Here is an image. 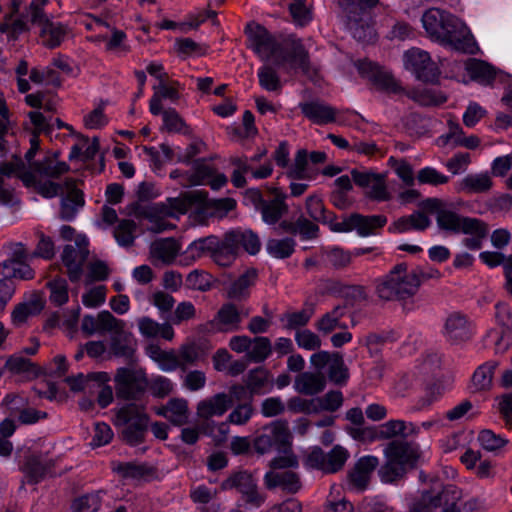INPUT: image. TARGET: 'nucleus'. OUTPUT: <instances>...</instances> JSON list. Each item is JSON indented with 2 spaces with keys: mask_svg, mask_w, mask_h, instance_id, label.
Wrapping results in <instances>:
<instances>
[{
  "mask_svg": "<svg viewBox=\"0 0 512 512\" xmlns=\"http://www.w3.org/2000/svg\"><path fill=\"white\" fill-rule=\"evenodd\" d=\"M219 245V238L215 235H209L203 238L194 240L187 247L186 253L190 255L192 259H199L205 255L213 256L215 249Z\"/></svg>",
  "mask_w": 512,
  "mask_h": 512,
  "instance_id": "obj_40",
  "label": "nucleus"
},
{
  "mask_svg": "<svg viewBox=\"0 0 512 512\" xmlns=\"http://www.w3.org/2000/svg\"><path fill=\"white\" fill-rule=\"evenodd\" d=\"M306 210L309 216L315 221L328 224L332 230V224H339L335 214L326 212L323 200L318 195H310L306 199Z\"/></svg>",
  "mask_w": 512,
  "mask_h": 512,
  "instance_id": "obj_38",
  "label": "nucleus"
},
{
  "mask_svg": "<svg viewBox=\"0 0 512 512\" xmlns=\"http://www.w3.org/2000/svg\"><path fill=\"white\" fill-rule=\"evenodd\" d=\"M231 407V398L228 394L221 392L207 397L197 404V416L208 420L212 417H221Z\"/></svg>",
  "mask_w": 512,
  "mask_h": 512,
  "instance_id": "obj_22",
  "label": "nucleus"
},
{
  "mask_svg": "<svg viewBox=\"0 0 512 512\" xmlns=\"http://www.w3.org/2000/svg\"><path fill=\"white\" fill-rule=\"evenodd\" d=\"M352 180L356 185L365 189V195L374 201L385 202L391 199V193L386 184L385 174L374 173L369 170L353 169Z\"/></svg>",
  "mask_w": 512,
  "mask_h": 512,
  "instance_id": "obj_9",
  "label": "nucleus"
},
{
  "mask_svg": "<svg viewBox=\"0 0 512 512\" xmlns=\"http://www.w3.org/2000/svg\"><path fill=\"white\" fill-rule=\"evenodd\" d=\"M379 460L376 456L367 455L361 457L348 474V486L354 491H364L369 483L374 469Z\"/></svg>",
  "mask_w": 512,
  "mask_h": 512,
  "instance_id": "obj_18",
  "label": "nucleus"
},
{
  "mask_svg": "<svg viewBox=\"0 0 512 512\" xmlns=\"http://www.w3.org/2000/svg\"><path fill=\"white\" fill-rule=\"evenodd\" d=\"M138 328L141 335L146 338L161 337L168 341H171L174 338V330L171 324H160L149 317L139 318Z\"/></svg>",
  "mask_w": 512,
  "mask_h": 512,
  "instance_id": "obj_33",
  "label": "nucleus"
},
{
  "mask_svg": "<svg viewBox=\"0 0 512 512\" xmlns=\"http://www.w3.org/2000/svg\"><path fill=\"white\" fill-rule=\"evenodd\" d=\"M40 37L42 44L48 48H55L64 40L66 31L60 23H53L50 20L40 25Z\"/></svg>",
  "mask_w": 512,
  "mask_h": 512,
  "instance_id": "obj_39",
  "label": "nucleus"
},
{
  "mask_svg": "<svg viewBox=\"0 0 512 512\" xmlns=\"http://www.w3.org/2000/svg\"><path fill=\"white\" fill-rule=\"evenodd\" d=\"M466 69L473 80L481 84H490L495 78V70L488 63L481 60H470L466 64Z\"/></svg>",
  "mask_w": 512,
  "mask_h": 512,
  "instance_id": "obj_41",
  "label": "nucleus"
},
{
  "mask_svg": "<svg viewBox=\"0 0 512 512\" xmlns=\"http://www.w3.org/2000/svg\"><path fill=\"white\" fill-rule=\"evenodd\" d=\"M136 224L132 220L124 219L119 222L114 230V237L119 245L130 246L135 239Z\"/></svg>",
  "mask_w": 512,
  "mask_h": 512,
  "instance_id": "obj_59",
  "label": "nucleus"
},
{
  "mask_svg": "<svg viewBox=\"0 0 512 512\" xmlns=\"http://www.w3.org/2000/svg\"><path fill=\"white\" fill-rule=\"evenodd\" d=\"M325 385L326 380L321 373L303 372L295 378L294 389L300 394L313 396L322 392Z\"/></svg>",
  "mask_w": 512,
  "mask_h": 512,
  "instance_id": "obj_28",
  "label": "nucleus"
},
{
  "mask_svg": "<svg viewBox=\"0 0 512 512\" xmlns=\"http://www.w3.org/2000/svg\"><path fill=\"white\" fill-rule=\"evenodd\" d=\"M295 342L297 345L308 351H314L321 347L320 337L309 329H298L295 333Z\"/></svg>",
  "mask_w": 512,
  "mask_h": 512,
  "instance_id": "obj_63",
  "label": "nucleus"
},
{
  "mask_svg": "<svg viewBox=\"0 0 512 512\" xmlns=\"http://www.w3.org/2000/svg\"><path fill=\"white\" fill-rule=\"evenodd\" d=\"M256 487V483L251 474L247 472H238L230 476L228 479L222 482L221 489L229 490L236 488L243 495L251 491Z\"/></svg>",
  "mask_w": 512,
  "mask_h": 512,
  "instance_id": "obj_47",
  "label": "nucleus"
},
{
  "mask_svg": "<svg viewBox=\"0 0 512 512\" xmlns=\"http://www.w3.org/2000/svg\"><path fill=\"white\" fill-rule=\"evenodd\" d=\"M255 408L250 398L248 401L237 404L229 413L227 422L232 425L243 426L246 425L253 415Z\"/></svg>",
  "mask_w": 512,
  "mask_h": 512,
  "instance_id": "obj_49",
  "label": "nucleus"
},
{
  "mask_svg": "<svg viewBox=\"0 0 512 512\" xmlns=\"http://www.w3.org/2000/svg\"><path fill=\"white\" fill-rule=\"evenodd\" d=\"M214 168L204 163L197 162L194 165L193 172L188 176L187 181H182V186H198L206 185L209 178L212 176Z\"/></svg>",
  "mask_w": 512,
  "mask_h": 512,
  "instance_id": "obj_57",
  "label": "nucleus"
},
{
  "mask_svg": "<svg viewBox=\"0 0 512 512\" xmlns=\"http://www.w3.org/2000/svg\"><path fill=\"white\" fill-rule=\"evenodd\" d=\"M269 382V373L264 368H255L251 370L246 378V386L250 392V398L253 394H260Z\"/></svg>",
  "mask_w": 512,
  "mask_h": 512,
  "instance_id": "obj_54",
  "label": "nucleus"
},
{
  "mask_svg": "<svg viewBox=\"0 0 512 512\" xmlns=\"http://www.w3.org/2000/svg\"><path fill=\"white\" fill-rule=\"evenodd\" d=\"M114 382L117 397L125 400L136 398L147 386L145 373L129 368H119Z\"/></svg>",
  "mask_w": 512,
  "mask_h": 512,
  "instance_id": "obj_10",
  "label": "nucleus"
},
{
  "mask_svg": "<svg viewBox=\"0 0 512 512\" xmlns=\"http://www.w3.org/2000/svg\"><path fill=\"white\" fill-rule=\"evenodd\" d=\"M99 333H111L114 335L123 334L125 322L114 317L109 311H101L99 314Z\"/></svg>",
  "mask_w": 512,
  "mask_h": 512,
  "instance_id": "obj_55",
  "label": "nucleus"
},
{
  "mask_svg": "<svg viewBox=\"0 0 512 512\" xmlns=\"http://www.w3.org/2000/svg\"><path fill=\"white\" fill-rule=\"evenodd\" d=\"M491 187L492 180L487 173L469 174L456 184V190L466 194L484 193Z\"/></svg>",
  "mask_w": 512,
  "mask_h": 512,
  "instance_id": "obj_32",
  "label": "nucleus"
},
{
  "mask_svg": "<svg viewBox=\"0 0 512 512\" xmlns=\"http://www.w3.org/2000/svg\"><path fill=\"white\" fill-rule=\"evenodd\" d=\"M13 14H6L0 23V33L5 34L9 41H16L18 37L28 30L27 23L22 18H14Z\"/></svg>",
  "mask_w": 512,
  "mask_h": 512,
  "instance_id": "obj_46",
  "label": "nucleus"
},
{
  "mask_svg": "<svg viewBox=\"0 0 512 512\" xmlns=\"http://www.w3.org/2000/svg\"><path fill=\"white\" fill-rule=\"evenodd\" d=\"M292 434L286 420H276L262 428L253 441L254 449L265 454L273 449H286L290 446Z\"/></svg>",
  "mask_w": 512,
  "mask_h": 512,
  "instance_id": "obj_7",
  "label": "nucleus"
},
{
  "mask_svg": "<svg viewBox=\"0 0 512 512\" xmlns=\"http://www.w3.org/2000/svg\"><path fill=\"white\" fill-rule=\"evenodd\" d=\"M384 450L404 467L414 466L420 457L418 446L405 441H391Z\"/></svg>",
  "mask_w": 512,
  "mask_h": 512,
  "instance_id": "obj_24",
  "label": "nucleus"
},
{
  "mask_svg": "<svg viewBox=\"0 0 512 512\" xmlns=\"http://www.w3.org/2000/svg\"><path fill=\"white\" fill-rule=\"evenodd\" d=\"M113 470L125 479L141 480L149 475V469L142 464L132 462L118 463Z\"/></svg>",
  "mask_w": 512,
  "mask_h": 512,
  "instance_id": "obj_56",
  "label": "nucleus"
},
{
  "mask_svg": "<svg viewBox=\"0 0 512 512\" xmlns=\"http://www.w3.org/2000/svg\"><path fill=\"white\" fill-rule=\"evenodd\" d=\"M303 115L312 123L317 125H326L337 121L338 110L331 105L313 100L299 104Z\"/></svg>",
  "mask_w": 512,
  "mask_h": 512,
  "instance_id": "obj_20",
  "label": "nucleus"
},
{
  "mask_svg": "<svg viewBox=\"0 0 512 512\" xmlns=\"http://www.w3.org/2000/svg\"><path fill=\"white\" fill-rule=\"evenodd\" d=\"M76 246L67 245L65 246L62 253V261L67 267L69 277L72 281H76L82 272V266L86 260L88 250L87 239L79 236L76 239Z\"/></svg>",
  "mask_w": 512,
  "mask_h": 512,
  "instance_id": "obj_17",
  "label": "nucleus"
},
{
  "mask_svg": "<svg viewBox=\"0 0 512 512\" xmlns=\"http://www.w3.org/2000/svg\"><path fill=\"white\" fill-rule=\"evenodd\" d=\"M56 157L57 155L47 156L32 163L30 170H26L21 158L13 156L11 161L1 164V172L7 176L20 178L25 186L33 187L43 197L53 198L63 191L64 183H55L51 179L59 178L69 171V165L56 160Z\"/></svg>",
  "mask_w": 512,
  "mask_h": 512,
  "instance_id": "obj_1",
  "label": "nucleus"
},
{
  "mask_svg": "<svg viewBox=\"0 0 512 512\" xmlns=\"http://www.w3.org/2000/svg\"><path fill=\"white\" fill-rule=\"evenodd\" d=\"M247 313H242L234 304H224L217 312L215 317L206 323L203 327L206 332L231 333L238 331L241 327L242 319Z\"/></svg>",
  "mask_w": 512,
  "mask_h": 512,
  "instance_id": "obj_14",
  "label": "nucleus"
},
{
  "mask_svg": "<svg viewBox=\"0 0 512 512\" xmlns=\"http://www.w3.org/2000/svg\"><path fill=\"white\" fill-rule=\"evenodd\" d=\"M172 218H178L188 212L193 206H200L206 203V193L200 191L185 192L178 197L167 198L161 202Z\"/></svg>",
  "mask_w": 512,
  "mask_h": 512,
  "instance_id": "obj_21",
  "label": "nucleus"
},
{
  "mask_svg": "<svg viewBox=\"0 0 512 512\" xmlns=\"http://www.w3.org/2000/svg\"><path fill=\"white\" fill-rule=\"evenodd\" d=\"M34 364L32 361L24 357L21 353L10 355L4 365V370L13 375H21L34 372Z\"/></svg>",
  "mask_w": 512,
  "mask_h": 512,
  "instance_id": "obj_52",
  "label": "nucleus"
},
{
  "mask_svg": "<svg viewBox=\"0 0 512 512\" xmlns=\"http://www.w3.org/2000/svg\"><path fill=\"white\" fill-rule=\"evenodd\" d=\"M162 203H153L143 207L139 211V217L146 221V229L152 233H163L176 228V225L169 221L172 218Z\"/></svg>",
  "mask_w": 512,
  "mask_h": 512,
  "instance_id": "obj_16",
  "label": "nucleus"
},
{
  "mask_svg": "<svg viewBox=\"0 0 512 512\" xmlns=\"http://www.w3.org/2000/svg\"><path fill=\"white\" fill-rule=\"evenodd\" d=\"M404 66L422 81L429 82L437 79L439 70L428 52L420 48H411L404 53Z\"/></svg>",
  "mask_w": 512,
  "mask_h": 512,
  "instance_id": "obj_11",
  "label": "nucleus"
},
{
  "mask_svg": "<svg viewBox=\"0 0 512 512\" xmlns=\"http://www.w3.org/2000/svg\"><path fill=\"white\" fill-rule=\"evenodd\" d=\"M498 366L496 361H488L477 368L472 376V384L476 390H486L492 385L494 371Z\"/></svg>",
  "mask_w": 512,
  "mask_h": 512,
  "instance_id": "obj_45",
  "label": "nucleus"
},
{
  "mask_svg": "<svg viewBox=\"0 0 512 512\" xmlns=\"http://www.w3.org/2000/svg\"><path fill=\"white\" fill-rule=\"evenodd\" d=\"M272 352L271 342L267 337H256L247 353V358L255 363L263 362Z\"/></svg>",
  "mask_w": 512,
  "mask_h": 512,
  "instance_id": "obj_53",
  "label": "nucleus"
},
{
  "mask_svg": "<svg viewBox=\"0 0 512 512\" xmlns=\"http://www.w3.org/2000/svg\"><path fill=\"white\" fill-rule=\"evenodd\" d=\"M418 289L417 276L405 263L394 266L387 275L378 279L376 284L377 295L388 301L413 296Z\"/></svg>",
  "mask_w": 512,
  "mask_h": 512,
  "instance_id": "obj_4",
  "label": "nucleus"
},
{
  "mask_svg": "<svg viewBox=\"0 0 512 512\" xmlns=\"http://www.w3.org/2000/svg\"><path fill=\"white\" fill-rule=\"evenodd\" d=\"M47 286L50 290L49 298L51 303L57 306H61L68 301V285L65 279L55 278L49 281Z\"/></svg>",
  "mask_w": 512,
  "mask_h": 512,
  "instance_id": "obj_60",
  "label": "nucleus"
},
{
  "mask_svg": "<svg viewBox=\"0 0 512 512\" xmlns=\"http://www.w3.org/2000/svg\"><path fill=\"white\" fill-rule=\"evenodd\" d=\"M238 251L239 249L231 232H228L223 240L219 239V245L215 249L212 259L219 266L226 267L233 263Z\"/></svg>",
  "mask_w": 512,
  "mask_h": 512,
  "instance_id": "obj_34",
  "label": "nucleus"
},
{
  "mask_svg": "<svg viewBox=\"0 0 512 512\" xmlns=\"http://www.w3.org/2000/svg\"><path fill=\"white\" fill-rule=\"evenodd\" d=\"M388 162L392 169L394 170L395 174L401 179V181L405 185H414L415 177L413 167L407 160L390 157Z\"/></svg>",
  "mask_w": 512,
  "mask_h": 512,
  "instance_id": "obj_61",
  "label": "nucleus"
},
{
  "mask_svg": "<svg viewBox=\"0 0 512 512\" xmlns=\"http://www.w3.org/2000/svg\"><path fill=\"white\" fill-rule=\"evenodd\" d=\"M461 491L454 485H447L440 493L423 494L421 500L414 505L412 512H460L458 505Z\"/></svg>",
  "mask_w": 512,
  "mask_h": 512,
  "instance_id": "obj_8",
  "label": "nucleus"
},
{
  "mask_svg": "<svg viewBox=\"0 0 512 512\" xmlns=\"http://www.w3.org/2000/svg\"><path fill=\"white\" fill-rule=\"evenodd\" d=\"M181 251V244L174 238H160L149 248V259L153 265H171Z\"/></svg>",
  "mask_w": 512,
  "mask_h": 512,
  "instance_id": "obj_19",
  "label": "nucleus"
},
{
  "mask_svg": "<svg viewBox=\"0 0 512 512\" xmlns=\"http://www.w3.org/2000/svg\"><path fill=\"white\" fill-rule=\"evenodd\" d=\"M282 49L288 57L286 64L298 66L303 71L308 69V53L300 39L294 36L283 39Z\"/></svg>",
  "mask_w": 512,
  "mask_h": 512,
  "instance_id": "obj_26",
  "label": "nucleus"
},
{
  "mask_svg": "<svg viewBox=\"0 0 512 512\" xmlns=\"http://www.w3.org/2000/svg\"><path fill=\"white\" fill-rule=\"evenodd\" d=\"M317 174L318 171L309 163L307 150L299 149L288 168L287 176L291 179L312 180Z\"/></svg>",
  "mask_w": 512,
  "mask_h": 512,
  "instance_id": "obj_30",
  "label": "nucleus"
},
{
  "mask_svg": "<svg viewBox=\"0 0 512 512\" xmlns=\"http://www.w3.org/2000/svg\"><path fill=\"white\" fill-rule=\"evenodd\" d=\"M101 506V498L98 493L87 494L76 498L72 503L73 512H96Z\"/></svg>",
  "mask_w": 512,
  "mask_h": 512,
  "instance_id": "obj_64",
  "label": "nucleus"
},
{
  "mask_svg": "<svg viewBox=\"0 0 512 512\" xmlns=\"http://www.w3.org/2000/svg\"><path fill=\"white\" fill-rule=\"evenodd\" d=\"M34 277V271L27 264V261L17 262L15 264L0 263V278L10 281V278H19L29 280Z\"/></svg>",
  "mask_w": 512,
  "mask_h": 512,
  "instance_id": "obj_43",
  "label": "nucleus"
},
{
  "mask_svg": "<svg viewBox=\"0 0 512 512\" xmlns=\"http://www.w3.org/2000/svg\"><path fill=\"white\" fill-rule=\"evenodd\" d=\"M346 313L345 306H336L316 321L315 328L324 335L330 334L336 329H346L347 324L343 321Z\"/></svg>",
  "mask_w": 512,
  "mask_h": 512,
  "instance_id": "obj_29",
  "label": "nucleus"
},
{
  "mask_svg": "<svg viewBox=\"0 0 512 512\" xmlns=\"http://www.w3.org/2000/svg\"><path fill=\"white\" fill-rule=\"evenodd\" d=\"M379 435L383 440L392 439L397 436L407 437L409 435L418 434L419 427H416L412 422H406L400 419H392L385 423L378 425Z\"/></svg>",
  "mask_w": 512,
  "mask_h": 512,
  "instance_id": "obj_31",
  "label": "nucleus"
},
{
  "mask_svg": "<svg viewBox=\"0 0 512 512\" xmlns=\"http://www.w3.org/2000/svg\"><path fill=\"white\" fill-rule=\"evenodd\" d=\"M248 47L263 61L283 66L288 59L282 49L283 39L271 34L264 26L249 24L246 27Z\"/></svg>",
  "mask_w": 512,
  "mask_h": 512,
  "instance_id": "obj_5",
  "label": "nucleus"
},
{
  "mask_svg": "<svg viewBox=\"0 0 512 512\" xmlns=\"http://www.w3.org/2000/svg\"><path fill=\"white\" fill-rule=\"evenodd\" d=\"M148 423L149 417L141 404L128 403L115 411L114 424L123 428V438L130 445H138L144 440Z\"/></svg>",
  "mask_w": 512,
  "mask_h": 512,
  "instance_id": "obj_6",
  "label": "nucleus"
},
{
  "mask_svg": "<svg viewBox=\"0 0 512 512\" xmlns=\"http://www.w3.org/2000/svg\"><path fill=\"white\" fill-rule=\"evenodd\" d=\"M231 234L237 244L238 249L244 248L251 255L259 252L261 244L258 236L252 231H231Z\"/></svg>",
  "mask_w": 512,
  "mask_h": 512,
  "instance_id": "obj_51",
  "label": "nucleus"
},
{
  "mask_svg": "<svg viewBox=\"0 0 512 512\" xmlns=\"http://www.w3.org/2000/svg\"><path fill=\"white\" fill-rule=\"evenodd\" d=\"M445 334L453 341H464L470 337L469 323L460 313L451 314L445 322Z\"/></svg>",
  "mask_w": 512,
  "mask_h": 512,
  "instance_id": "obj_36",
  "label": "nucleus"
},
{
  "mask_svg": "<svg viewBox=\"0 0 512 512\" xmlns=\"http://www.w3.org/2000/svg\"><path fill=\"white\" fill-rule=\"evenodd\" d=\"M99 150V142L97 138H93L91 141L88 138H82L81 141L72 146L69 153V159L73 160L78 157H82L84 161L93 159Z\"/></svg>",
  "mask_w": 512,
  "mask_h": 512,
  "instance_id": "obj_50",
  "label": "nucleus"
},
{
  "mask_svg": "<svg viewBox=\"0 0 512 512\" xmlns=\"http://www.w3.org/2000/svg\"><path fill=\"white\" fill-rule=\"evenodd\" d=\"M64 190L67 194L62 198L60 215L64 220H71L78 208L84 205L83 194L76 187V181L72 178H67L64 181Z\"/></svg>",
  "mask_w": 512,
  "mask_h": 512,
  "instance_id": "obj_23",
  "label": "nucleus"
},
{
  "mask_svg": "<svg viewBox=\"0 0 512 512\" xmlns=\"http://www.w3.org/2000/svg\"><path fill=\"white\" fill-rule=\"evenodd\" d=\"M174 425H184L188 421V402L185 399H171L158 411Z\"/></svg>",
  "mask_w": 512,
  "mask_h": 512,
  "instance_id": "obj_35",
  "label": "nucleus"
},
{
  "mask_svg": "<svg viewBox=\"0 0 512 512\" xmlns=\"http://www.w3.org/2000/svg\"><path fill=\"white\" fill-rule=\"evenodd\" d=\"M430 224L431 221L426 214L423 212H415L396 220L389 230L397 233H405L412 229L423 231L428 228Z\"/></svg>",
  "mask_w": 512,
  "mask_h": 512,
  "instance_id": "obj_37",
  "label": "nucleus"
},
{
  "mask_svg": "<svg viewBox=\"0 0 512 512\" xmlns=\"http://www.w3.org/2000/svg\"><path fill=\"white\" fill-rule=\"evenodd\" d=\"M257 279V270L254 268L247 269L237 280H235L229 290L228 295L233 299H241L248 294V289L255 283Z\"/></svg>",
  "mask_w": 512,
  "mask_h": 512,
  "instance_id": "obj_42",
  "label": "nucleus"
},
{
  "mask_svg": "<svg viewBox=\"0 0 512 512\" xmlns=\"http://www.w3.org/2000/svg\"><path fill=\"white\" fill-rule=\"evenodd\" d=\"M295 246L293 238L270 239L267 241L266 250L274 258L285 259L292 255Z\"/></svg>",
  "mask_w": 512,
  "mask_h": 512,
  "instance_id": "obj_48",
  "label": "nucleus"
},
{
  "mask_svg": "<svg viewBox=\"0 0 512 512\" xmlns=\"http://www.w3.org/2000/svg\"><path fill=\"white\" fill-rule=\"evenodd\" d=\"M325 262L336 268L341 269L347 267L352 261V252L345 251L339 247L327 249L324 252Z\"/></svg>",
  "mask_w": 512,
  "mask_h": 512,
  "instance_id": "obj_58",
  "label": "nucleus"
},
{
  "mask_svg": "<svg viewBox=\"0 0 512 512\" xmlns=\"http://www.w3.org/2000/svg\"><path fill=\"white\" fill-rule=\"evenodd\" d=\"M250 193L256 208L261 213L262 220L266 224L272 225L277 223L287 213L288 206L285 202V194L276 191L272 199L265 200L258 190H251Z\"/></svg>",
  "mask_w": 512,
  "mask_h": 512,
  "instance_id": "obj_15",
  "label": "nucleus"
},
{
  "mask_svg": "<svg viewBox=\"0 0 512 512\" xmlns=\"http://www.w3.org/2000/svg\"><path fill=\"white\" fill-rule=\"evenodd\" d=\"M265 155V152L257 154L251 158L247 156H233L230 158V164L233 167L231 173V182L236 188H243L247 184L245 174L252 168V163L259 162Z\"/></svg>",
  "mask_w": 512,
  "mask_h": 512,
  "instance_id": "obj_27",
  "label": "nucleus"
},
{
  "mask_svg": "<svg viewBox=\"0 0 512 512\" xmlns=\"http://www.w3.org/2000/svg\"><path fill=\"white\" fill-rule=\"evenodd\" d=\"M422 24L430 38L462 52H473V36L467 25L456 16L437 8L427 10Z\"/></svg>",
  "mask_w": 512,
  "mask_h": 512,
  "instance_id": "obj_2",
  "label": "nucleus"
},
{
  "mask_svg": "<svg viewBox=\"0 0 512 512\" xmlns=\"http://www.w3.org/2000/svg\"><path fill=\"white\" fill-rule=\"evenodd\" d=\"M310 363L318 371L328 368V377L334 383L342 384L348 379V369L337 352L318 351L311 355Z\"/></svg>",
  "mask_w": 512,
  "mask_h": 512,
  "instance_id": "obj_13",
  "label": "nucleus"
},
{
  "mask_svg": "<svg viewBox=\"0 0 512 512\" xmlns=\"http://www.w3.org/2000/svg\"><path fill=\"white\" fill-rule=\"evenodd\" d=\"M265 484L267 488L281 487L283 490L296 493L301 488V482L297 474L287 470H274L266 473Z\"/></svg>",
  "mask_w": 512,
  "mask_h": 512,
  "instance_id": "obj_25",
  "label": "nucleus"
},
{
  "mask_svg": "<svg viewBox=\"0 0 512 512\" xmlns=\"http://www.w3.org/2000/svg\"><path fill=\"white\" fill-rule=\"evenodd\" d=\"M436 220L443 230L467 235L463 245L470 250L481 249L488 234V225L481 219L461 216L451 210H440Z\"/></svg>",
  "mask_w": 512,
  "mask_h": 512,
  "instance_id": "obj_3",
  "label": "nucleus"
},
{
  "mask_svg": "<svg viewBox=\"0 0 512 512\" xmlns=\"http://www.w3.org/2000/svg\"><path fill=\"white\" fill-rule=\"evenodd\" d=\"M386 223L387 218L384 215L352 214L339 224H332V231L350 232L355 230L360 236L367 237L376 234L377 230L384 227Z\"/></svg>",
  "mask_w": 512,
  "mask_h": 512,
  "instance_id": "obj_12",
  "label": "nucleus"
},
{
  "mask_svg": "<svg viewBox=\"0 0 512 512\" xmlns=\"http://www.w3.org/2000/svg\"><path fill=\"white\" fill-rule=\"evenodd\" d=\"M385 464L379 469V477L384 483H392L400 479L406 472V467L399 463L393 457H390L387 451H383Z\"/></svg>",
  "mask_w": 512,
  "mask_h": 512,
  "instance_id": "obj_44",
  "label": "nucleus"
},
{
  "mask_svg": "<svg viewBox=\"0 0 512 512\" xmlns=\"http://www.w3.org/2000/svg\"><path fill=\"white\" fill-rule=\"evenodd\" d=\"M326 457V473H335L342 469L349 457V453L345 448L337 445L328 454H326Z\"/></svg>",
  "mask_w": 512,
  "mask_h": 512,
  "instance_id": "obj_62",
  "label": "nucleus"
}]
</instances>
